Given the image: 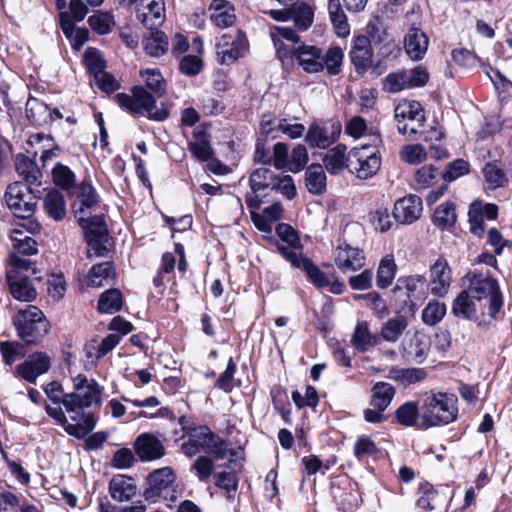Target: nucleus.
Returning a JSON list of instances; mask_svg holds the SVG:
<instances>
[{"instance_id":"obj_57","label":"nucleus","mask_w":512,"mask_h":512,"mask_svg":"<svg viewBox=\"0 0 512 512\" xmlns=\"http://www.w3.org/2000/svg\"><path fill=\"white\" fill-rule=\"evenodd\" d=\"M52 179L57 186L68 190L74 185L75 174L68 166L57 163L52 170Z\"/></svg>"},{"instance_id":"obj_51","label":"nucleus","mask_w":512,"mask_h":512,"mask_svg":"<svg viewBox=\"0 0 512 512\" xmlns=\"http://www.w3.org/2000/svg\"><path fill=\"white\" fill-rule=\"evenodd\" d=\"M298 30L305 31L313 23L314 11L313 9L305 4L301 3L291 9V17Z\"/></svg>"},{"instance_id":"obj_16","label":"nucleus","mask_w":512,"mask_h":512,"mask_svg":"<svg viewBox=\"0 0 512 512\" xmlns=\"http://www.w3.org/2000/svg\"><path fill=\"white\" fill-rule=\"evenodd\" d=\"M50 366V356L46 352L37 351L30 354L24 362L18 364L15 373L29 383H36L37 378L46 374Z\"/></svg>"},{"instance_id":"obj_46","label":"nucleus","mask_w":512,"mask_h":512,"mask_svg":"<svg viewBox=\"0 0 512 512\" xmlns=\"http://www.w3.org/2000/svg\"><path fill=\"white\" fill-rule=\"evenodd\" d=\"M122 294L118 289H110L103 292L98 300L100 313L113 314L122 308Z\"/></svg>"},{"instance_id":"obj_14","label":"nucleus","mask_w":512,"mask_h":512,"mask_svg":"<svg viewBox=\"0 0 512 512\" xmlns=\"http://www.w3.org/2000/svg\"><path fill=\"white\" fill-rule=\"evenodd\" d=\"M333 259L337 268L343 272H355L365 265V254L359 247L340 242L333 251Z\"/></svg>"},{"instance_id":"obj_3","label":"nucleus","mask_w":512,"mask_h":512,"mask_svg":"<svg viewBox=\"0 0 512 512\" xmlns=\"http://www.w3.org/2000/svg\"><path fill=\"white\" fill-rule=\"evenodd\" d=\"M421 414V428L446 425L457 418V398L453 394L435 393L423 400Z\"/></svg>"},{"instance_id":"obj_1","label":"nucleus","mask_w":512,"mask_h":512,"mask_svg":"<svg viewBox=\"0 0 512 512\" xmlns=\"http://www.w3.org/2000/svg\"><path fill=\"white\" fill-rule=\"evenodd\" d=\"M270 36L278 59L283 67L294 61L306 73H320L326 69L329 75L341 72L344 53L339 46H331L325 53L315 45L300 44V36L290 26H275Z\"/></svg>"},{"instance_id":"obj_53","label":"nucleus","mask_w":512,"mask_h":512,"mask_svg":"<svg viewBox=\"0 0 512 512\" xmlns=\"http://www.w3.org/2000/svg\"><path fill=\"white\" fill-rule=\"evenodd\" d=\"M88 23L93 31L100 35L108 34L115 26L114 17L107 12H97L88 18Z\"/></svg>"},{"instance_id":"obj_63","label":"nucleus","mask_w":512,"mask_h":512,"mask_svg":"<svg viewBox=\"0 0 512 512\" xmlns=\"http://www.w3.org/2000/svg\"><path fill=\"white\" fill-rule=\"evenodd\" d=\"M275 127L277 128V131H280L289 139L301 138L305 132V126L303 124L296 122L292 123L288 119L275 121Z\"/></svg>"},{"instance_id":"obj_45","label":"nucleus","mask_w":512,"mask_h":512,"mask_svg":"<svg viewBox=\"0 0 512 512\" xmlns=\"http://www.w3.org/2000/svg\"><path fill=\"white\" fill-rule=\"evenodd\" d=\"M395 417L397 422L402 426H415L418 419H421L418 403L414 401H407L403 403L395 411Z\"/></svg>"},{"instance_id":"obj_17","label":"nucleus","mask_w":512,"mask_h":512,"mask_svg":"<svg viewBox=\"0 0 512 512\" xmlns=\"http://www.w3.org/2000/svg\"><path fill=\"white\" fill-rule=\"evenodd\" d=\"M341 131L342 126L339 122H327L322 125L312 123L308 127L305 141L311 147L325 149L339 138Z\"/></svg>"},{"instance_id":"obj_44","label":"nucleus","mask_w":512,"mask_h":512,"mask_svg":"<svg viewBox=\"0 0 512 512\" xmlns=\"http://www.w3.org/2000/svg\"><path fill=\"white\" fill-rule=\"evenodd\" d=\"M11 239L15 250L11 254H16L18 257H21L20 254L30 256L36 254L38 251L36 241L21 230H13Z\"/></svg>"},{"instance_id":"obj_33","label":"nucleus","mask_w":512,"mask_h":512,"mask_svg":"<svg viewBox=\"0 0 512 512\" xmlns=\"http://www.w3.org/2000/svg\"><path fill=\"white\" fill-rule=\"evenodd\" d=\"M59 23L64 35L70 40L72 47L80 49L88 39V30L85 28H75L68 12H60Z\"/></svg>"},{"instance_id":"obj_25","label":"nucleus","mask_w":512,"mask_h":512,"mask_svg":"<svg viewBox=\"0 0 512 512\" xmlns=\"http://www.w3.org/2000/svg\"><path fill=\"white\" fill-rule=\"evenodd\" d=\"M137 18L149 29L161 25L166 18L164 0H142V7L138 9Z\"/></svg>"},{"instance_id":"obj_13","label":"nucleus","mask_w":512,"mask_h":512,"mask_svg":"<svg viewBox=\"0 0 512 512\" xmlns=\"http://www.w3.org/2000/svg\"><path fill=\"white\" fill-rule=\"evenodd\" d=\"M79 225L85 232L88 244V255L91 256L93 251L95 255L102 256L106 247L103 245L107 241V227L102 218L98 214H90L84 216V220H77Z\"/></svg>"},{"instance_id":"obj_27","label":"nucleus","mask_w":512,"mask_h":512,"mask_svg":"<svg viewBox=\"0 0 512 512\" xmlns=\"http://www.w3.org/2000/svg\"><path fill=\"white\" fill-rule=\"evenodd\" d=\"M403 289L406 291V296L411 303L421 301L426 297L427 294L426 279L421 275L400 277L397 280L396 286L394 287V292Z\"/></svg>"},{"instance_id":"obj_49","label":"nucleus","mask_w":512,"mask_h":512,"mask_svg":"<svg viewBox=\"0 0 512 512\" xmlns=\"http://www.w3.org/2000/svg\"><path fill=\"white\" fill-rule=\"evenodd\" d=\"M26 114L35 125H44L51 118L48 106L37 99H29L27 101Z\"/></svg>"},{"instance_id":"obj_58","label":"nucleus","mask_w":512,"mask_h":512,"mask_svg":"<svg viewBox=\"0 0 512 512\" xmlns=\"http://www.w3.org/2000/svg\"><path fill=\"white\" fill-rule=\"evenodd\" d=\"M434 222L442 228L452 226L456 222L454 204L446 202L438 206L434 212Z\"/></svg>"},{"instance_id":"obj_54","label":"nucleus","mask_w":512,"mask_h":512,"mask_svg":"<svg viewBox=\"0 0 512 512\" xmlns=\"http://www.w3.org/2000/svg\"><path fill=\"white\" fill-rule=\"evenodd\" d=\"M445 303L430 301L422 311V320L425 324L433 326L439 323L446 314Z\"/></svg>"},{"instance_id":"obj_42","label":"nucleus","mask_w":512,"mask_h":512,"mask_svg":"<svg viewBox=\"0 0 512 512\" xmlns=\"http://www.w3.org/2000/svg\"><path fill=\"white\" fill-rule=\"evenodd\" d=\"M346 150L345 145L338 144L326 153L323 162L329 173L337 174L344 168L347 161Z\"/></svg>"},{"instance_id":"obj_52","label":"nucleus","mask_w":512,"mask_h":512,"mask_svg":"<svg viewBox=\"0 0 512 512\" xmlns=\"http://www.w3.org/2000/svg\"><path fill=\"white\" fill-rule=\"evenodd\" d=\"M140 76L145 82V85L155 95L161 96L165 92V81L158 69L147 68L140 72Z\"/></svg>"},{"instance_id":"obj_30","label":"nucleus","mask_w":512,"mask_h":512,"mask_svg":"<svg viewBox=\"0 0 512 512\" xmlns=\"http://www.w3.org/2000/svg\"><path fill=\"white\" fill-rule=\"evenodd\" d=\"M477 301L466 289L462 290L452 301V314L461 319L475 321L477 319Z\"/></svg>"},{"instance_id":"obj_7","label":"nucleus","mask_w":512,"mask_h":512,"mask_svg":"<svg viewBox=\"0 0 512 512\" xmlns=\"http://www.w3.org/2000/svg\"><path fill=\"white\" fill-rule=\"evenodd\" d=\"M146 498L160 497L168 503H174L181 496V489L176 483V475L170 467H163L151 472L147 478Z\"/></svg>"},{"instance_id":"obj_55","label":"nucleus","mask_w":512,"mask_h":512,"mask_svg":"<svg viewBox=\"0 0 512 512\" xmlns=\"http://www.w3.org/2000/svg\"><path fill=\"white\" fill-rule=\"evenodd\" d=\"M77 423L66 427V432L78 439L84 438L95 425L94 418L91 413H87L83 410V416L77 420Z\"/></svg>"},{"instance_id":"obj_59","label":"nucleus","mask_w":512,"mask_h":512,"mask_svg":"<svg viewBox=\"0 0 512 512\" xmlns=\"http://www.w3.org/2000/svg\"><path fill=\"white\" fill-rule=\"evenodd\" d=\"M191 471L200 482H206L213 474L214 462L208 456H199L192 464Z\"/></svg>"},{"instance_id":"obj_39","label":"nucleus","mask_w":512,"mask_h":512,"mask_svg":"<svg viewBox=\"0 0 512 512\" xmlns=\"http://www.w3.org/2000/svg\"><path fill=\"white\" fill-rule=\"evenodd\" d=\"M305 184L310 193L322 194L326 190V175L320 164H311L305 173Z\"/></svg>"},{"instance_id":"obj_38","label":"nucleus","mask_w":512,"mask_h":512,"mask_svg":"<svg viewBox=\"0 0 512 512\" xmlns=\"http://www.w3.org/2000/svg\"><path fill=\"white\" fill-rule=\"evenodd\" d=\"M397 265L392 255L384 256L378 265L376 272V284L380 289H386L394 281Z\"/></svg>"},{"instance_id":"obj_61","label":"nucleus","mask_w":512,"mask_h":512,"mask_svg":"<svg viewBox=\"0 0 512 512\" xmlns=\"http://www.w3.org/2000/svg\"><path fill=\"white\" fill-rule=\"evenodd\" d=\"M0 351L5 364L11 365L25 354L24 347L18 342H2Z\"/></svg>"},{"instance_id":"obj_35","label":"nucleus","mask_w":512,"mask_h":512,"mask_svg":"<svg viewBox=\"0 0 512 512\" xmlns=\"http://www.w3.org/2000/svg\"><path fill=\"white\" fill-rule=\"evenodd\" d=\"M207 454L213 456V461H226L224 465L228 468L235 469L240 467V463H238L237 460L238 452L235 451L230 444L222 441L218 436H216V441H214L213 447Z\"/></svg>"},{"instance_id":"obj_18","label":"nucleus","mask_w":512,"mask_h":512,"mask_svg":"<svg viewBox=\"0 0 512 512\" xmlns=\"http://www.w3.org/2000/svg\"><path fill=\"white\" fill-rule=\"evenodd\" d=\"M279 253L289 261L293 267L302 269L310 281L318 288H324L328 284V278L310 259L304 257L301 252L279 246Z\"/></svg>"},{"instance_id":"obj_9","label":"nucleus","mask_w":512,"mask_h":512,"mask_svg":"<svg viewBox=\"0 0 512 512\" xmlns=\"http://www.w3.org/2000/svg\"><path fill=\"white\" fill-rule=\"evenodd\" d=\"M347 167L359 179H369L377 174L381 167V158L375 145H363L352 149L347 156Z\"/></svg>"},{"instance_id":"obj_26","label":"nucleus","mask_w":512,"mask_h":512,"mask_svg":"<svg viewBox=\"0 0 512 512\" xmlns=\"http://www.w3.org/2000/svg\"><path fill=\"white\" fill-rule=\"evenodd\" d=\"M208 11L211 22L220 29L231 27L236 22L235 7L227 0H213Z\"/></svg>"},{"instance_id":"obj_20","label":"nucleus","mask_w":512,"mask_h":512,"mask_svg":"<svg viewBox=\"0 0 512 512\" xmlns=\"http://www.w3.org/2000/svg\"><path fill=\"white\" fill-rule=\"evenodd\" d=\"M214 441H216V435L207 426H199L190 431L181 449L187 457H193L200 452L208 453Z\"/></svg>"},{"instance_id":"obj_43","label":"nucleus","mask_w":512,"mask_h":512,"mask_svg":"<svg viewBox=\"0 0 512 512\" xmlns=\"http://www.w3.org/2000/svg\"><path fill=\"white\" fill-rule=\"evenodd\" d=\"M114 275V267L111 262L96 264L88 273V285L94 288L102 287Z\"/></svg>"},{"instance_id":"obj_64","label":"nucleus","mask_w":512,"mask_h":512,"mask_svg":"<svg viewBox=\"0 0 512 512\" xmlns=\"http://www.w3.org/2000/svg\"><path fill=\"white\" fill-rule=\"evenodd\" d=\"M84 62L94 77L96 74L101 73L105 69V62L102 58V55L97 49L94 48H88L85 51Z\"/></svg>"},{"instance_id":"obj_32","label":"nucleus","mask_w":512,"mask_h":512,"mask_svg":"<svg viewBox=\"0 0 512 512\" xmlns=\"http://www.w3.org/2000/svg\"><path fill=\"white\" fill-rule=\"evenodd\" d=\"M350 342L357 351L363 353L376 346L379 339L377 335L370 331L369 324L366 321H360L356 324Z\"/></svg>"},{"instance_id":"obj_4","label":"nucleus","mask_w":512,"mask_h":512,"mask_svg":"<svg viewBox=\"0 0 512 512\" xmlns=\"http://www.w3.org/2000/svg\"><path fill=\"white\" fill-rule=\"evenodd\" d=\"M115 99L122 108L134 115L147 116L156 121H163L169 115L168 110L157 107L154 97L140 86H135L131 94L118 93Z\"/></svg>"},{"instance_id":"obj_12","label":"nucleus","mask_w":512,"mask_h":512,"mask_svg":"<svg viewBox=\"0 0 512 512\" xmlns=\"http://www.w3.org/2000/svg\"><path fill=\"white\" fill-rule=\"evenodd\" d=\"M8 208L18 218H29L36 206V197L27 184L15 182L8 186L5 193Z\"/></svg>"},{"instance_id":"obj_62","label":"nucleus","mask_w":512,"mask_h":512,"mask_svg":"<svg viewBox=\"0 0 512 512\" xmlns=\"http://www.w3.org/2000/svg\"><path fill=\"white\" fill-rule=\"evenodd\" d=\"M308 162V152L304 145H297L293 148L290 157L288 168L293 173L300 172Z\"/></svg>"},{"instance_id":"obj_37","label":"nucleus","mask_w":512,"mask_h":512,"mask_svg":"<svg viewBox=\"0 0 512 512\" xmlns=\"http://www.w3.org/2000/svg\"><path fill=\"white\" fill-rule=\"evenodd\" d=\"M143 49L151 57H160L168 51L169 43L167 36L162 31H151L143 39Z\"/></svg>"},{"instance_id":"obj_2","label":"nucleus","mask_w":512,"mask_h":512,"mask_svg":"<svg viewBox=\"0 0 512 512\" xmlns=\"http://www.w3.org/2000/svg\"><path fill=\"white\" fill-rule=\"evenodd\" d=\"M73 390L63 396V406L71 420L83 416V409L100 406L104 388L94 379L85 374L72 377Z\"/></svg>"},{"instance_id":"obj_56","label":"nucleus","mask_w":512,"mask_h":512,"mask_svg":"<svg viewBox=\"0 0 512 512\" xmlns=\"http://www.w3.org/2000/svg\"><path fill=\"white\" fill-rule=\"evenodd\" d=\"M383 88L386 92L397 93L401 90L410 88L408 80V72L399 70L386 76Z\"/></svg>"},{"instance_id":"obj_6","label":"nucleus","mask_w":512,"mask_h":512,"mask_svg":"<svg viewBox=\"0 0 512 512\" xmlns=\"http://www.w3.org/2000/svg\"><path fill=\"white\" fill-rule=\"evenodd\" d=\"M18 336L26 344H37L49 331L44 313L36 306L29 305L17 312L13 319Z\"/></svg>"},{"instance_id":"obj_24","label":"nucleus","mask_w":512,"mask_h":512,"mask_svg":"<svg viewBox=\"0 0 512 512\" xmlns=\"http://www.w3.org/2000/svg\"><path fill=\"white\" fill-rule=\"evenodd\" d=\"M350 58L359 74H363L373 67V51L369 38L359 35L353 40Z\"/></svg>"},{"instance_id":"obj_34","label":"nucleus","mask_w":512,"mask_h":512,"mask_svg":"<svg viewBox=\"0 0 512 512\" xmlns=\"http://www.w3.org/2000/svg\"><path fill=\"white\" fill-rule=\"evenodd\" d=\"M395 393L396 390L392 384L383 381L377 382L371 389L370 404L380 411H385L391 404Z\"/></svg>"},{"instance_id":"obj_15","label":"nucleus","mask_w":512,"mask_h":512,"mask_svg":"<svg viewBox=\"0 0 512 512\" xmlns=\"http://www.w3.org/2000/svg\"><path fill=\"white\" fill-rule=\"evenodd\" d=\"M431 339L422 331H416L413 335L407 336L401 343V354L407 362L421 364L430 351Z\"/></svg>"},{"instance_id":"obj_21","label":"nucleus","mask_w":512,"mask_h":512,"mask_svg":"<svg viewBox=\"0 0 512 512\" xmlns=\"http://www.w3.org/2000/svg\"><path fill=\"white\" fill-rule=\"evenodd\" d=\"M422 200L417 195H409L396 201L393 216L400 224H412L422 215Z\"/></svg>"},{"instance_id":"obj_28","label":"nucleus","mask_w":512,"mask_h":512,"mask_svg":"<svg viewBox=\"0 0 512 512\" xmlns=\"http://www.w3.org/2000/svg\"><path fill=\"white\" fill-rule=\"evenodd\" d=\"M135 450L142 460L147 461L159 459L165 453L161 441L155 435L149 433H144L137 437Z\"/></svg>"},{"instance_id":"obj_11","label":"nucleus","mask_w":512,"mask_h":512,"mask_svg":"<svg viewBox=\"0 0 512 512\" xmlns=\"http://www.w3.org/2000/svg\"><path fill=\"white\" fill-rule=\"evenodd\" d=\"M395 119L399 133L412 138L425 121L422 105L414 100L400 102L395 107Z\"/></svg>"},{"instance_id":"obj_22","label":"nucleus","mask_w":512,"mask_h":512,"mask_svg":"<svg viewBox=\"0 0 512 512\" xmlns=\"http://www.w3.org/2000/svg\"><path fill=\"white\" fill-rule=\"evenodd\" d=\"M275 173L266 167L255 169L250 175V187L253 195H248L246 203L248 207L257 209L260 206V200H258L257 193L266 189H275Z\"/></svg>"},{"instance_id":"obj_19","label":"nucleus","mask_w":512,"mask_h":512,"mask_svg":"<svg viewBox=\"0 0 512 512\" xmlns=\"http://www.w3.org/2000/svg\"><path fill=\"white\" fill-rule=\"evenodd\" d=\"M452 284V269L448 261L439 257L429 269L430 292L436 297H444L448 294Z\"/></svg>"},{"instance_id":"obj_40","label":"nucleus","mask_w":512,"mask_h":512,"mask_svg":"<svg viewBox=\"0 0 512 512\" xmlns=\"http://www.w3.org/2000/svg\"><path fill=\"white\" fill-rule=\"evenodd\" d=\"M498 208L494 204L473 203L469 210V219L471 223V230L476 233V228L480 227L483 218L488 220L496 219Z\"/></svg>"},{"instance_id":"obj_50","label":"nucleus","mask_w":512,"mask_h":512,"mask_svg":"<svg viewBox=\"0 0 512 512\" xmlns=\"http://www.w3.org/2000/svg\"><path fill=\"white\" fill-rule=\"evenodd\" d=\"M483 175L485 181L491 188H498L504 186L508 181L506 173L500 162L492 161L486 163L483 168Z\"/></svg>"},{"instance_id":"obj_31","label":"nucleus","mask_w":512,"mask_h":512,"mask_svg":"<svg viewBox=\"0 0 512 512\" xmlns=\"http://www.w3.org/2000/svg\"><path fill=\"white\" fill-rule=\"evenodd\" d=\"M137 487L131 477L114 476L109 483L111 497L119 502L128 501L136 494Z\"/></svg>"},{"instance_id":"obj_36","label":"nucleus","mask_w":512,"mask_h":512,"mask_svg":"<svg viewBox=\"0 0 512 512\" xmlns=\"http://www.w3.org/2000/svg\"><path fill=\"white\" fill-rule=\"evenodd\" d=\"M15 168L27 185H40L41 172L36 163L25 155L19 154L15 159Z\"/></svg>"},{"instance_id":"obj_41","label":"nucleus","mask_w":512,"mask_h":512,"mask_svg":"<svg viewBox=\"0 0 512 512\" xmlns=\"http://www.w3.org/2000/svg\"><path fill=\"white\" fill-rule=\"evenodd\" d=\"M44 209L54 220H62L66 215V204L62 193L52 190L44 198Z\"/></svg>"},{"instance_id":"obj_48","label":"nucleus","mask_w":512,"mask_h":512,"mask_svg":"<svg viewBox=\"0 0 512 512\" xmlns=\"http://www.w3.org/2000/svg\"><path fill=\"white\" fill-rule=\"evenodd\" d=\"M369 131L370 135L372 136L373 145H376L381 141L379 134L373 132L372 129H368L365 119L361 116H353L347 121L345 125L346 134L353 137L354 139L363 137Z\"/></svg>"},{"instance_id":"obj_60","label":"nucleus","mask_w":512,"mask_h":512,"mask_svg":"<svg viewBox=\"0 0 512 512\" xmlns=\"http://www.w3.org/2000/svg\"><path fill=\"white\" fill-rule=\"evenodd\" d=\"M276 233L283 242L288 244V246L281 245L282 247L289 248L296 252H300V239L296 231L290 225L283 223L279 224L276 227ZM277 248L279 249V246Z\"/></svg>"},{"instance_id":"obj_8","label":"nucleus","mask_w":512,"mask_h":512,"mask_svg":"<svg viewBox=\"0 0 512 512\" xmlns=\"http://www.w3.org/2000/svg\"><path fill=\"white\" fill-rule=\"evenodd\" d=\"M11 268L7 271V281L11 295L19 301L29 302L35 299L36 290L32 286L27 276H23L21 271L28 270L31 261L16 254H10Z\"/></svg>"},{"instance_id":"obj_10","label":"nucleus","mask_w":512,"mask_h":512,"mask_svg":"<svg viewBox=\"0 0 512 512\" xmlns=\"http://www.w3.org/2000/svg\"><path fill=\"white\" fill-rule=\"evenodd\" d=\"M249 51L246 35L241 30L223 34L216 44V55L221 64L229 65L244 57Z\"/></svg>"},{"instance_id":"obj_23","label":"nucleus","mask_w":512,"mask_h":512,"mask_svg":"<svg viewBox=\"0 0 512 512\" xmlns=\"http://www.w3.org/2000/svg\"><path fill=\"white\" fill-rule=\"evenodd\" d=\"M99 203L94 188L89 183H82L78 187L73 211L77 220H84V216L98 214Z\"/></svg>"},{"instance_id":"obj_5","label":"nucleus","mask_w":512,"mask_h":512,"mask_svg":"<svg viewBox=\"0 0 512 512\" xmlns=\"http://www.w3.org/2000/svg\"><path fill=\"white\" fill-rule=\"evenodd\" d=\"M463 285L466 291L477 301L489 299V313L491 316L497 314L502 307V297L498 283L489 275L468 272L463 277Z\"/></svg>"},{"instance_id":"obj_47","label":"nucleus","mask_w":512,"mask_h":512,"mask_svg":"<svg viewBox=\"0 0 512 512\" xmlns=\"http://www.w3.org/2000/svg\"><path fill=\"white\" fill-rule=\"evenodd\" d=\"M406 328L407 321L403 316L393 317L382 325L380 335L385 341L396 342Z\"/></svg>"},{"instance_id":"obj_29","label":"nucleus","mask_w":512,"mask_h":512,"mask_svg":"<svg viewBox=\"0 0 512 512\" xmlns=\"http://www.w3.org/2000/svg\"><path fill=\"white\" fill-rule=\"evenodd\" d=\"M428 37L419 28L409 29L404 38V48L408 56L413 60H420L428 49Z\"/></svg>"}]
</instances>
